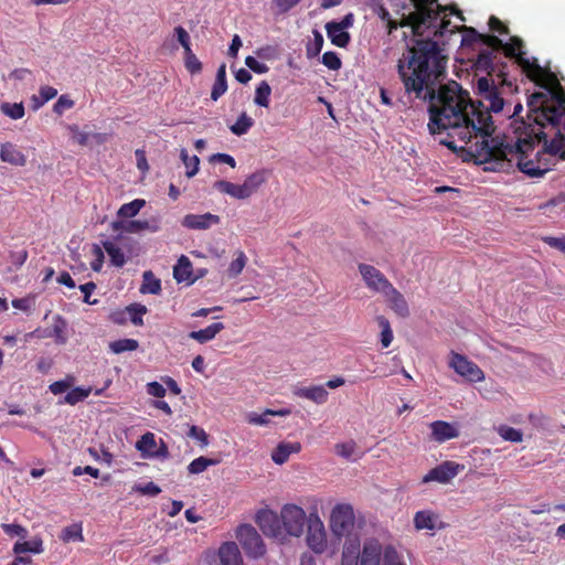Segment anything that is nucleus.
<instances>
[{
  "instance_id": "1a4fd4ad",
  "label": "nucleus",
  "mask_w": 565,
  "mask_h": 565,
  "mask_svg": "<svg viewBox=\"0 0 565 565\" xmlns=\"http://www.w3.org/2000/svg\"><path fill=\"white\" fill-rule=\"evenodd\" d=\"M307 544L318 554H321L327 548V533L323 522L317 513H310L307 520Z\"/></svg>"
},
{
  "instance_id": "bb28decb",
  "label": "nucleus",
  "mask_w": 565,
  "mask_h": 565,
  "mask_svg": "<svg viewBox=\"0 0 565 565\" xmlns=\"http://www.w3.org/2000/svg\"><path fill=\"white\" fill-rule=\"evenodd\" d=\"M225 326L222 322H214L207 326L205 329L198 331H191L189 338L198 341L199 343H206L213 340L217 333L224 330Z\"/></svg>"
},
{
  "instance_id": "dca6fc26",
  "label": "nucleus",
  "mask_w": 565,
  "mask_h": 565,
  "mask_svg": "<svg viewBox=\"0 0 565 565\" xmlns=\"http://www.w3.org/2000/svg\"><path fill=\"white\" fill-rule=\"evenodd\" d=\"M221 218L216 214L210 212L204 214H186L181 224L190 230H207L213 225H217Z\"/></svg>"
},
{
  "instance_id": "49530a36",
  "label": "nucleus",
  "mask_w": 565,
  "mask_h": 565,
  "mask_svg": "<svg viewBox=\"0 0 565 565\" xmlns=\"http://www.w3.org/2000/svg\"><path fill=\"white\" fill-rule=\"evenodd\" d=\"M497 431L500 435V437L508 441L521 443L523 439V434L521 430L507 425H500L497 428Z\"/></svg>"
},
{
  "instance_id": "2eb2a0df",
  "label": "nucleus",
  "mask_w": 565,
  "mask_h": 565,
  "mask_svg": "<svg viewBox=\"0 0 565 565\" xmlns=\"http://www.w3.org/2000/svg\"><path fill=\"white\" fill-rule=\"evenodd\" d=\"M494 52H495V50H489V49L481 51L478 55L476 65H477L478 70H483V71L488 72V75L490 76L489 79L493 81L494 85L498 87V89L500 92L501 98L504 99L503 98V86L505 84H508L507 79L501 78V75H498L499 81L495 82V79L491 76V73L494 71V65H493ZM486 77L488 78V76H486ZM503 103H505V100H503ZM505 104H503V106Z\"/></svg>"
},
{
  "instance_id": "cd10ccee",
  "label": "nucleus",
  "mask_w": 565,
  "mask_h": 565,
  "mask_svg": "<svg viewBox=\"0 0 565 565\" xmlns=\"http://www.w3.org/2000/svg\"><path fill=\"white\" fill-rule=\"evenodd\" d=\"M173 277L178 282L189 281L193 282L192 279V264L190 259L182 255L177 265L173 267Z\"/></svg>"
},
{
  "instance_id": "6e6552de",
  "label": "nucleus",
  "mask_w": 565,
  "mask_h": 565,
  "mask_svg": "<svg viewBox=\"0 0 565 565\" xmlns=\"http://www.w3.org/2000/svg\"><path fill=\"white\" fill-rule=\"evenodd\" d=\"M354 512L350 504H337L330 515V527L334 535L341 537L348 534L354 525Z\"/></svg>"
},
{
  "instance_id": "a878e982",
  "label": "nucleus",
  "mask_w": 565,
  "mask_h": 565,
  "mask_svg": "<svg viewBox=\"0 0 565 565\" xmlns=\"http://www.w3.org/2000/svg\"><path fill=\"white\" fill-rule=\"evenodd\" d=\"M301 450L300 443H280L271 454V459L277 465L285 463L291 454H298Z\"/></svg>"
},
{
  "instance_id": "0eeeda50",
  "label": "nucleus",
  "mask_w": 565,
  "mask_h": 565,
  "mask_svg": "<svg viewBox=\"0 0 565 565\" xmlns=\"http://www.w3.org/2000/svg\"><path fill=\"white\" fill-rule=\"evenodd\" d=\"M280 519L285 531L296 537L303 533V527L308 520L305 510L291 503L285 504L281 508Z\"/></svg>"
},
{
  "instance_id": "680f3d73",
  "label": "nucleus",
  "mask_w": 565,
  "mask_h": 565,
  "mask_svg": "<svg viewBox=\"0 0 565 565\" xmlns=\"http://www.w3.org/2000/svg\"><path fill=\"white\" fill-rule=\"evenodd\" d=\"M271 414H273V409H266L262 414L250 413L247 416V422L252 425H258V426L267 425L269 423V416H271Z\"/></svg>"
},
{
  "instance_id": "7ed1b4c3",
  "label": "nucleus",
  "mask_w": 565,
  "mask_h": 565,
  "mask_svg": "<svg viewBox=\"0 0 565 565\" xmlns=\"http://www.w3.org/2000/svg\"><path fill=\"white\" fill-rule=\"evenodd\" d=\"M531 81L546 92H536L529 97V119L541 129L550 127V132L555 135L565 117V87L547 66L542 67L539 76Z\"/></svg>"
},
{
  "instance_id": "338daca9",
  "label": "nucleus",
  "mask_w": 565,
  "mask_h": 565,
  "mask_svg": "<svg viewBox=\"0 0 565 565\" xmlns=\"http://www.w3.org/2000/svg\"><path fill=\"white\" fill-rule=\"evenodd\" d=\"M465 35L462 38V45H472L480 42L481 33L476 29L463 26Z\"/></svg>"
},
{
  "instance_id": "8fccbe9b",
  "label": "nucleus",
  "mask_w": 565,
  "mask_h": 565,
  "mask_svg": "<svg viewBox=\"0 0 565 565\" xmlns=\"http://www.w3.org/2000/svg\"><path fill=\"white\" fill-rule=\"evenodd\" d=\"M323 42L324 41H323L322 34L318 30H315L313 31V41L307 45V50H306L307 56L309 58H313V57L318 56L322 50Z\"/></svg>"
},
{
  "instance_id": "9b49d317",
  "label": "nucleus",
  "mask_w": 565,
  "mask_h": 565,
  "mask_svg": "<svg viewBox=\"0 0 565 565\" xmlns=\"http://www.w3.org/2000/svg\"><path fill=\"white\" fill-rule=\"evenodd\" d=\"M358 269L371 291L383 295L387 288L392 287V282L376 267L361 263Z\"/></svg>"
},
{
  "instance_id": "774afa93",
  "label": "nucleus",
  "mask_w": 565,
  "mask_h": 565,
  "mask_svg": "<svg viewBox=\"0 0 565 565\" xmlns=\"http://www.w3.org/2000/svg\"><path fill=\"white\" fill-rule=\"evenodd\" d=\"M11 303L13 308L24 312H29L34 306V298L30 296L24 298H17L13 299Z\"/></svg>"
},
{
  "instance_id": "e2e57ef3",
  "label": "nucleus",
  "mask_w": 565,
  "mask_h": 565,
  "mask_svg": "<svg viewBox=\"0 0 565 565\" xmlns=\"http://www.w3.org/2000/svg\"><path fill=\"white\" fill-rule=\"evenodd\" d=\"M481 44L486 45L489 50H495L499 51L503 46L502 40H500L498 36L493 34H481L480 42Z\"/></svg>"
},
{
  "instance_id": "7c9ffc66",
  "label": "nucleus",
  "mask_w": 565,
  "mask_h": 565,
  "mask_svg": "<svg viewBox=\"0 0 565 565\" xmlns=\"http://www.w3.org/2000/svg\"><path fill=\"white\" fill-rule=\"evenodd\" d=\"M161 280L154 276L151 270H147L142 275L141 294L159 295L161 292Z\"/></svg>"
},
{
  "instance_id": "b1692460",
  "label": "nucleus",
  "mask_w": 565,
  "mask_h": 565,
  "mask_svg": "<svg viewBox=\"0 0 565 565\" xmlns=\"http://www.w3.org/2000/svg\"><path fill=\"white\" fill-rule=\"evenodd\" d=\"M450 20L446 19V17L444 18H439V20L436 22V25L435 26H430L429 29H424V35L423 38H429L431 40H436L439 42L440 46L443 47V45L445 44L444 42H440L439 40L441 38H444V35L446 33H455L457 26H454L452 29H449L450 28Z\"/></svg>"
},
{
  "instance_id": "f257e3e1",
  "label": "nucleus",
  "mask_w": 565,
  "mask_h": 565,
  "mask_svg": "<svg viewBox=\"0 0 565 565\" xmlns=\"http://www.w3.org/2000/svg\"><path fill=\"white\" fill-rule=\"evenodd\" d=\"M448 56L439 42L429 38L414 36L397 60L396 70L404 93L408 98L429 103L430 134L448 131L441 140L452 151L457 140H469L467 130L488 103V109L498 114L503 110V99L492 79L479 77L476 83L477 100L455 81L443 85Z\"/></svg>"
},
{
  "instance_id": "72a5a7b5",
  "label": "nucleus",
  "mask_w": 565,
  "mask_h": 565,
  "mask_svg": "<svg viewBox=\"0 0 565 565\" xmlns=\"http://www.w3.org/2000/svg\"><path fill=\"white\" fill-rule=\"evenodd\" d=\"M104 249L107 252L110 263L116 267H122L126 263L125 254L120 247L115 245L110 241H106L103 243Z\"/></svg>"
},
{
  "instance_id": "c9c22d12",
  "label": "nucleus",
  "mask_w": 565,
  "mask_h": 565,
  "mask_svg": "<svg viewBox=\"0 0 565 565\" xmlns=\"http://www.w3.org/2000/svg\"><path fill=\"white\" fill-rule=\"evenodd\" d=\"M271 87L266 81H262L255 90L254 103L257 106L268 108Z\"/></svg>"
},
{
  "instance_id": "2f4dec72",
  "label": "nucleus",
  "mask_w": 565,
  "mask_h": 565,
  "mask_svg": "<svg viewBox=\"0 0 565 565\" xmlns=\"http://www.w3.org/2000/svg\"><path fill=\"white\" fill-rule=\"evenodd\" d=\"M431 9L434 11H437L438 14H437V18L434 19L430 23L427 22L426 24H423L422 29H420V32L418 34H416L414 32V36H423L424 35V29H429L430 26H435L436 25V22L439 20V17L441 13L446 12V11H450L451 14H457L458 17H460L461 20H465L461 12L458 10V8L456 6H441L438 3V0L436 1V3L431 4Z\"/></svg>"
},
{
  "instance_id": "bf43d9fd",
  "label": "nucleus",
  "mask_w": 565,
  "mask_h": 565,
  "mask_svg": "<svg viewBox=\"0 0 565 565\" xmlns=\"http://www.w3.org/2000/svg\"><path fill=\"white\" fill-rule=\"evenodd\" d=\"M322 63L331 71H338L342 66V62L335 52L329 51L322 55Z\"/></svg>"
},
{
  "instance_id": "393cba45",
  "label": "nucleus",
  "mask_w": 565,
  "mask_h": 565,
  "mask_svg": "<svg viewBox=\"0 0 565 565\" xmlns=\"http://www.w3.org/2000/svg\"><path fill=\"white\" fill-rule=\"evenodd\" d=\"M326 30L328 38L331 43L339 47H347L350 42V34L341 28V24H337V22H328L326 24Z\"/></svg>"
},
{
  "instance_id": "a211bd4d",
  "label": "nucleus",
  "mask_w": 565,
  "mask_h": 565,
  "mask_svg": "<svg viewBox=\"0 0 565 565\" xmlns=\"http://www.w3.org/2000/svg\"><path fill=\"white\" fill-rule=\"evenodd\" d=\"M414 526L417 531L422 530H441L445 523L440 521L439 515L431 510L417 511L414 515Z\"/></svg>"
},
{
  "instance_id": "79ce46f5",
  "label": "nucleus",
  "mask_w": 565,
  "mask_h": 565,
  "mask_svg": "<svg viewBox=\"0 0 565 565\" xmlns=\"http://www.w3.org/2000/svg\"><path fill=\"white\" fill-rule=\"evenodd\" d=\"M376 321L379 327L381 328V343L383 348H388L394 338L391 323L388 319L385 318L384 316H377Z\"/></svg>"
},
{
  "instance_id": "864d4df0",
  "label": "nucleus",
  "mask_w": 565,
  "mask_h": 565,
  "mask_svg": "<svg viewBox=\"0 0 565 565\" xmlns=\"http://www.w3.org/2000/svg\"><path fill=\"white\" fill-rule=\"evenodd\" d=\"M65 331L66 321L62 317L57 316L52 329V335L55 338L57 343L63 344L66 342L67 338Z\"/></svg>"
},
{
  "instance_id": "f03ea898",
  "label": "nucleus",
  "mask_w": 565,
  "mask_h": 565,
  "mask_svg": "<svg viewBox=\"0 0 565 565\" xmlns=\"http://www.w3.org/2000/svg\"><path fill=\"white\" fill-rule=\"evenodd\" d=\"M492 110L488 109V103L470 121L468 127L469 140H460L463 146L458 150H466L468 154L479 163L494 161L500 168L515 162L521 172L530 178H541L551 170L553 163L546 158L558 156L565 159V138L557 129L548 141L547 132L537 127L531 129L525 138H519L514 143H504L498 137H493L495 126L492 120Z\"/></svg>"
},
{
  "instance_id": "0e129e2a",
  "label": "nucleus",
  "mask_w": 565,
  "mask_h": 565,
  "mask_svg": "<svg viewBox=\"0 0 565 565\" xmlns=\"http://www.w3.org/2000/svg\"><path fill=\"white\" fill-rule=\"evenodd\" d=\"M74 106V100L67 95H61L56 103L53 105V111L57 115H62L66 109H71Z\"/></svg>"
},
{
  "instance_id": "4be33fe9",
  "label": "nucleus",
  "mask_w": 565,
  "mask_h": 565,
  "mask_svg": "<svg viewBox=\"0 0 565 565\" xmlns=\"http://www.w3.org/2000/svg\"><path fill=\"white\" fill-rule=\"evenodd\" d=\"M222 565H243V558L235 542L223 543L218 550Z\"/></svg>"
},
{
  "instance_id": "f3484780",
  "label": "nucleus",
  "mask_w": 565,
  "mask_h": 565,
  "mask_svg": "<svg viewBox=\"0 0 565 565\" xmlns=\"http://www.w3.org/2000/svg\"><path fill=\"white\" fill-rule=\"evenodd\" d=\"M429 428L431 430V439L438 444H443L459 436L457 426L445 420H435L430 423Z\"/></svg>"
},
{
  "instance_id": "603ef678",
  "label": "nucleus",
  "mask_w": 565,
  "mask_h": 565,
  "mask_svg": "<svg viewBox=\"0 0 565 565\" xmlns=\"http://www.w3.org/2000/svg\"><path fill=\"white\" fill-rule=\"evenodd\" d=\"M122 228L128 233H139L141 231L150 230L151 232L158 231V226H150L148 221L132 220L128 221Z\"/></svg>"
},
{
  "instance_id": "58836bf2",
  "label": "nucleus",
  "mask_w": 565,
  "mask_h": 565,
  "mask_svg": "<svg viewBox=\"0 0 565 565\" xmlns=\"http://www.w3.org/2000/svg\"><path fill=\"white\" fill-rule=\"evenodd\" d=\"M0 111L13 120L23 118L25 114L23 103H2L0 105Z\"/></svg>"
},
{
  "instance_id": "c756f323",
  "label": "nucleus",
  "mask_w": 565,
  "mask_h": 565,
  "mask_svg": "<svg viewBox=\"0 0 565 565\" xmlns=\"http://www.w3.org/2000/svg\"><path fill=\"white\" fill-rule=\"evenodd\" d=\"M136 448L141 452L143 458H152V454L157 448L156 436L153 433L143 434L140 439L136 443Z\"/></svg>"
},
{
  "instance_id": "4468645a",
  "label": "nucleus",
  "mask_w": 565,
  "mask_h": 565,
  "mask_svg": "<svg viewBox=\"0 0 565 565\" xmlns=\"http://www.w3.org/2000/svg\"><path fill=\"white\" fill-rule=\"evenodd\" d=\"M255 521L266 536L278 537L281 534L280 520L275 512L260 510L257 512Z\"/></svg>"
},
{
  "instance_id": "4c0bfd02",
  "label": "nucleus",
  "mask_w": 565,
  "mask_h": 565,
  "mask_svg": "<svg viewBox=\"0 0 565 565\" xmlns=\"http://www.w3.org/2000/svg\"><path fill=\"white\" fill-rule=\"evenodd\" d=\"M218 463V460L211 459L206 457H198L194 460H192L188 466V471L190 475H199L203 471H205L211 466H216Z\"/></svg>"
},
{
  "instance_id": "c85d7f7f",
  "label": "nucleus",
  "mask_w": 565,
  "mask_h": 565,
  "mask_svg": "<svg viewBox=\"0 0 565 565\" xmlns=\"http://www.w3.org/2000/svg\"><path fill=\"white\" fill-rule=\"evenodd\" d=\"M44 551L43 541L41 537H33L31 541L15 542L13 545V553L15 555L24 553L41 554Z\"/></svg>"
},
{
  "instance_id": "5fc2aeb1",
  "label": "nucleus",
  "mask_w": 565,
  "mask_h": 565,
  "mask_svg": "<svg viewBox=\"0 0 565 565\" xmlns=\"http://www.w3.org/2000/svg\"><path fill=\"white\" fill-rule=\"evenodd\" d=\"M61 539L64 542L83 541L84 537H83V534H82V527L79 525H76V524L75 525H71V526H66L62 531Z\"/></svg>"
},
{
  "instance_id": "ea45409f",
  "label": "nucleus",
  "mask_w": 565,
  "mask_h": 565,
  "mask_svg": "<svg viewBox=\"0 0 565 565\" xmlns=\"http://www.w3.org/2000/svg\"><path fill=\"white\" fill-rule=\"evenodd\" d=\"M146 201L142 199H135L134 201L129 203H125L120 206L118 210V216L119 217H134L136 216L139 211L145 206Z\"/></svg>"
},
{
  "instance_id": "f8f14e48",
  "label": "nucleus",
  "mask_w": 565,
  "mask_h": 565,
  "mask_svg": "<svg viewBox=\"0 0 565 565\" xmlns=\"http://www.w3.org/2000/svg\"><path fill=\"white\" fill-rule=\"evenodd\" d=\"M415 11L408 18V23H413V30L416 34L420 32L423 24L431 22L437 18L438 12L431 9V4L437 0H411Z\"/></svg>"
},
{
  "instance_id": "6e6d98bb",
  "label": "nucleus",
  "mask_w": 565,
  "mask_h": 565,
  "mask_svg": "<svg viewBox=\"0 0 565 565\" xmlns=\"http://www.w3.org/2000/svg\"><path fill=\"white\" fill-rule=\"evenodd\" d=\"M1 529L10 537L19 536L25 539L28 536V530L20 524L2 523Z\"/></svg>"
},
{
  "instance_id": "a19ab883",
  "label": "nucleus",
  "mask_w": 565,
  "mask_h": 565,
  "mask_svg": "<svg viewBox=\"0 0 565 565\" xmlns=\"http://www.w3.org/2000/svg\"><path fill=\"white\" fill-rule=\"evenodd\" d=\"M180 157H181L183 164L186 168V172H185L186 177L193 178L199 171V166H200L199 157L195 154L189 156V153L185 149H181Z\"/></svg>"
},
{
  "instance_id": "6ab92c4d",
  "label": "nucleus",
  "mask_w": 565,
  "mask_h": 565,
  "mask_svg": "<svg viewBox=\"0 0 565 565\" xmlns=\"http://www.w3.org/2000/svg\"><path fill=\"white\" fill-rule=\"evenodd\" d=\"M391 309L402 318H406L409 315V308L404 296L392 285L383 294Z\"/></svg>"
},
{
  "instance_id": "20e7f679",
  "label": "nucleus",
  "mask_w": 565,
  "mask_h": 565,
  "mask_svg": "<svg viewBox=\"0 0 565 565\" xmlns=\"http://www.w3.org/2000/svg\"><path fill=\"white\" fill-rule=\"evenodd\" d=\"M269 171L259 169L246 177L242 184L226 180L214 182V189L237 200H246L256 193L267 182Z\"/></svg>"
},
{
  "instance_id": "ddd939ff",
  "label": "nucleus",
  "mask_w": 565,
  "mask_h": 565,
  "mask_svg": "<svg viewBox=\"0 0 565 565\" xmlns=\"http://www.w3.org/2000/svg\"><path fill=\"white\" fill-rule=\"evenodd\" d=\"M465 466L460 465L456 461L447 460L430 469L428 473L423 477V482H439V483H448L451 481L461 470H463Z\"/></svg>"
},
{
  "instance_id": "f704fd0d",
  "label": "nucleus",
  "mask_w": 565,
  "mask_h": 565,
  "mask_svg": "<svg viewBox=\"0 0 565 565\" xmlns=\"http://www.w3.org/2000/svg\"><path fill=\"white\" fill-rule=\"evenodd\" d=\"M254 126V119L248 116L245 111H243L235 124L230 126V130L235 136H243L248 132V130Z\"/></svg>"
},
{
  "instance_id": "e433bc0d",
  "label": "nucleus",
  "mask_w": 565,
  "mask_h": 565,
  "mask_svg": "<svg viewBox=\"0 0 565 565\" xmlns=\"http://www.w3.org/2000/svg\"><path fill=\"white\" fill-rule=\"evenodd\" d=\"M139 348V342L135 339H119L109 343V350L115 354H120L127 351H136Z\"/></svg>"
},
{
  "instance_id": "052dcab7",
  "label": "nucleus",
  "mask_w": 565,
  "mask_h": 565,
  "mask_svg": "<svg viewBox=\"0 0 565 565\" xmlns=\"http://www.w3.org/2000/svg\"><path fill=\"white\" fill-rule=\"evenodd\" d=\"M188 436L200 441L202 447H206L209 445V435L205 433L203 428L199 426H190Z\"/></svg>"
},
{
  "instance_id": "69168bd1",
  "label": "nucleus",
  "mask_w": 565,
  "mask_h": 565,
  "mask_svg": "<svg viewBox=\"0 0 565 565\" xmlns=\"http://www.w3.org/2000/svg\"><path fill=\"white\" fill-rule=\"evenodd\" d=\"M174 33L177 35V40L178 42L182 45V47L184 49V52L189 51V50H192L191 49V39H190V35L188 33V31L179 25L174 29Z\"/></svg>"
},
{
  "instance_id": "9d476101",
  "label": "nucleus",
  "mask_w": 565,
  "mask_h": 565,
  "mask_svg": "<svg viewBox=\"0 0 565 565\" xmlns=\"http://www.w3.org/2000/svg\"><path fill=\"white\" fill-rule=\"evenodd\" d=\"M449 366L469 382L476 383L484 380L483 371L475 362L468 360V358L462 354L451 352Z\"/></svg>"
},
{
  "instance_id": "3c124183",
  "label": "nucleus",
  "mask_w": 565,
  "mask_h": 565,
  "mask_svg": "<svg viewBox=\"0 0 565 565\" xmlns=\"http://www.w3.org/2000/svg\"><path fill=\"white\" fill-rule=\"evenodd\" d=\"M184 66L190 74H199L202 71V63L192 50L184 52Z\"/></svg>"
},
{
  "instance_id": "37998d69",
  "label": "nucleus",
  "mask_w": 565,
  "mask_h": 565,
  "mask_svg": "<svg viewBox=\"0 0 565 565\" xmlns=\"http://www.w3.org/2000/svg\"><path fill=\"white\" fill-rule=\"evenodd\" d=\"M235 255L236 257L231 262L227 268V274L231 278L237 277L247 264V257L243 250H237Z\"/></svg>"
},
{
  "instance_id": "473e14b6",
  "label": "nucleus",
  "mask_w": 565,
  "mask_h": 565,
  "mask_svg": "<svg viewBox=\"0 0 565 565\" xmlns=\"http://www.w3.org/2000/svg\"><path fill=\"white\" fill-rule=\"evenodd\" d=\"M360 555L359 543L345 544L342 552L341 565H359Z\"/></svg>"
},
{
  "instance_id": "5701e85b",
  "label": "nucleus",
  "mask_w": 565,
  "mask_h": 565,
  "mask_svg": "<svg viewBox=\"0 0 565 565\" xmlns=\"http://www.w3.org/2000/svg\"><path fill=\"white\" fill-rule=\"evenodd\" d=\"M0 159L3 162L18 167H23L26 163V158L23 152L11 142H4L1 145Z\"/></svg>"
},
{
  "instance_id": "4d7b16f0",
  "label": "nucleus",
  "mask_w": 565,
  "mask_h": 565,
  "mask_svg": "<svg viewBox=\"0 0 565 565\" xmlns=\"http://www.w3.org/2000/svg\"><path fill=\"white\" fill-rule=\"evenodd\" d=\"M132 490L135 492H138L143 495H150L156 497L161 492V489L159 486H157L154 482L149 481L146 484H135L132 487Z\"/></svg>"
},
{
  "instance_id": "423d86ee",
  "label": "nucleus",
  "mask_w": 565,
  "mask_h": 565,
  "mask_svg": "<svg viewBox=\"0 0 565 565\" xmlns=\"http://www.w3.org/2000/svg\"><path fill=\"white\" fill-rule=\"evenodd\" d=\"M236 539L245 553L250 557H260L266 552L262 536L258 534L256 529L249 524H242L238 526L236 531Z\"/></svg>"
},
{
  "instance_id": "412c9836",
  "label": "nucleus",
  "mask_w": 565,
  "mask_h": 565,
  "mask_svg": "<svg viewBox=\"0 0 565 565\" xmlns=\"http://www.w3.org/2000/svg\"><path fill=\"white\" fill-rule=\"evenodd\" d=\"M292 393L297 397L309 399L316 404L326 403L329 396L323 385L295 387Z\"/></svg>"
},
{
  "instance_id": "a18cd8bd",
  "label": "nucleus",
  "mask_w": 565,
  "mask_h": 565,
  "mask_svg": "<svg viewBox=\"0 0 565 565\" xmlns=\"http://www.w3.org/2000/svg\"><path fill=\"white\" fill-rule=\"evenodd\" d=\"M126 310H127V312L129 315L130 321L135 326H142L143 324L142 317H143V315L147 313V307L145 305L132 303V305L128 306L126 308Z\"/></svg>"
},
{
  "instance_id": "de8ad7c7",
  "label": "nucleus",
  "mask_w": 565,
  "mask_h": 565,
  "mask_svg": "<svg viewBox=\"0 0 565 565\" xmlns=\"http://www.w3.org/2000/svg\"><path fill=\"white\" fill-rule=\"evenodd\" d=\"M92 388L75 387L71 390L64 397V403L68 405H75L81 401H84L89 396Z\"/></svg>"
},
{
  "instance_id": "13d9d810",
  "label": "nucleus",
  "mask_w": 565,
  "mask_h": 565,
  "mask_svg": "<svg viewBox=\"0 0 565 565\" xmlns=\"http://www.w3.org/2000/svg\"><path fill=\"white\" fill-rule=\"evenodd\" d=\"M92 255L94 256L90 267L94 271H100L104 265L105 256L102 247L97 244L92 246Z\"/></svg>"
},
{
  "instance_id": "39448f33",
  "label": "nucleus",
  "mask_w": 565,
  "mask_h": 565,
  "mask_svg": "<svg viewBox=\"0 0 565 565\" xmlns=\"http://www.w3.org/2000/svg\"><path fill=\"white\" fill-rule=\"evenodd\" d=\"M502 50L505 56L514 58L515 63L522 68L529 79H534L542 72V66L537 58L525 56L524 42L519 36H511L508 43H503Z\"/></svg>"
},
{
  "instance_id": "aec40b11",
  "label": "nucleus",
  "mask_w": 565,
  "mask_h": 565,
  "mask_svg": "<svg viewBox=\"0 0 565 565\" xmlns=\"http://www.w3.org/2000/svg\"><path fill=\"white\" fill-rule=\"evenodd\" d=\"M383 551L376 540L366 541L360 555V565H382Z\"/></svg>"
},
{
  "instance_id": "c03bdc74",
  "label": "nucleus",
  "mask_w": 565,
  "mask_h": 565,
  "mask_svg": "<svg viewBox=\"0 0 565 565\" xmlns=\"http://www.w3.org/2000/svg\"><path fill=\"white\" fill-rule=\"evenodd\" d=\"M39 94H40V98L36 96L32 97V100L34 103V105H33L34 109L40 108L45 103L53 99L57 95V89L52 86L45 85V86L40 87Z\"/></svg>"
},
{
  "instance_id": "09e8293b",
  "label": "nucleus",
  "mask_w": 565,
  "mask_h": 565,
  "mask_svg": "<svg viewBox=\"0 0 565 565\" xmlns=\"http://www.w3.org/2000/svg\"><path fill=\"white\" fill-rule=\"evenodd\" d=\"M382 565H406L397 551L388 545L383 550Z\"/></svg>"
}]
</instances>
